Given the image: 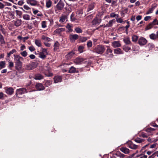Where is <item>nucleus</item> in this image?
Segmentation results:
<instances>
[{"instance_id":"f257e3e1","label":"nucleus","mask_w":158,"mask_h":158,"mask_svg":"<svg viewBox=\"0 0 158 158\" xmlns=\"http://www.w3.org/2000/svg\"><path fill=\"white\" fill-rule=\"evenodd\" d=\"M106 48L102 45H98L94 48L93 52L100 54H102L105 51Z\"/></svg>"},{"instance_id":"f03ea898","label":"nucleus","mask_w":158,"mask_h":158,"mask_svg":"<svg viewBox=\"0 0 158 158\" xmlns=\"http://www.w3.org/2000/svg\"><path fill=\"white\" fill-rule=\"evenodd\" d=\"M27 93V92L25 88H22L16 90V95L17 97L21 98L22 95Z\"/></svg>"},{"instance_id":"7ed1b4c3","label":"nucleus","mask_w":158,"mask_h":158,"mask_svg":"<svg viewBox=\"0 0 158 158\" xmlns=\"http://www.w3.org/2000/svg\"><path fill=\"white\" fill-rule=\"evenodd\" d=\"M64 3L61 0H60L56 6L57 10L58 11H61L64 8Z\"/></svg>"},{"instance_id":"20e7f679","label":"nucleus","mask_w":158,"mask_h":158,"mask_svg":"<svg viewBox=\"0 0 158 158\" xmlns=\"http://www.w3.org/2000/svg\"><path fill=\"white\" fill-rule=\"evenodd\" d=\"M47 54L48 53L46 49L43 48L42 49V51L39 53V57L43 59L46 58Z\"/></svg>"},{"instance_id":"39448f33","label":"nucleus","mask_w":158,"mask_h":158,"mask_svg":"<svg viewBox=\"0 0 158 158\" xmlns=\"http://www.w3.org/2000/svg\"><path fill=\"white\" fill-rule=\"evenodd\" d=\"M78 38V35L77 34H70L69 36V39L71 42H74Z\"/></svg>"},{"instance_id":"423d86ee","label":"nucleus","mask_w":158,"mask_h":158,"mask_svg":"<svg viewBox=\"0 0 158 158\" xmlns=\"http://www.w3.org/2000/svg\"><path fill=\"white\" fill-rule=\"evenodd\" d=\"M14 56L15 63H22V61L23 60V57L18 55H14Z\"/></svg>"},{"instance_id":"0eeeda50","label":"nucleus","mask_w":158,"mask_h":158,"mask_svg":"<svg viewBox=\"0 0 158 158\" xmlns=\"http://www.w3.org/2000/svg\"><path fill=\"white\" fill-rule=\"evenodd\" d=\"M102 21L101 19L96 17L92 21V23L93 25H96L99 24Z\"/></svg>"},{"instance_id":"6e6552de","label":"nucleus","mask_w":158,"mask_h":158,"mask_svg":"<svg viewBox=\"0 0 158 158\" xmlns=\"http://www.w3.org/2000/svg\"><path fill=\"white\" fill-rule=\"evenodd\" d=\"M147 42V40L144 37H141L139 40L138 43L140 45H145Z\"/></svg>"},{"instance_id":"1a4fd4ad","label":"nucleus","mask_w":158,"mask_h":158,"mask_svg":"<svg viewBox=\"0 0 158 158\" xmlns=\"http://www.w3.org/2000/svg\"><path fill=\"white\" fill-rule=\"evenodd\" d=\"M27 4L31 6H35L37 4L38 2L36 0H26Z\"/></svg>"},{"instance_id":"9d476101","label":"nucleus","mask_w":158,"mask_h":158,"mask_svg":"<svg viewBox=\"0 0 158 158\" xmlns=\"http://www.w3.org/2000/svg\"><path fill=\"white\" fill-rule=\"evenodd\" d=\"M5 92L8 94L11 95L14 93V89L12 87L6 88Z\"/></svg>"},{"instance_id":"9b49d317","label":"nucleus","mask_w":158,"mask_h":158,"mask_svg":"<svg viewBox=\"0 0 158 158\" xmlns=\"http://www.w3.org/2000/svg\"><path fill=\"white\" fill-rule=\"evenodd\" d=\"M128 147L132 149H136L138 148V145L132 143L131 142H129L128 143Z\"/></svg>"},{"instance_id":"f8f14e48","label":"nucleus","mask_w":158,"mask_h":158,"mask_svg":"<svg viewBox=\"0 0 158 158\" xmlns=\"http://www.w3.org/2000/svg\"><path fill=\"white\" fill-rule=\"evenodd\" d=\"M35 87L38 90H44L45 88L44 85L41 83H38L36 84Z\"/></svg>"},{"instance_id":"ddd939ff","label":"nucleus","mask_w":158,"mask_h":158,"mask_svg":"<svg viewBox=\"0 0 158 158\" xmlns=\"http://www.w3.org/2000/svg\"><path fill=\"white\" fill-rule=\"evenodd\" d=\"M62 78L60 76H56L54 78V82L56 83L58 82H60L62 81Z\"/></svg>"},{"instance_id":"4468645a","label":"nucleus","mask_w":158,"mask_h":158,"mask_svg":"<svg viewBox=\"0 0 158 158\" xmlns=\"http://www.w3.org/2000/svg\"><path fill=\"white\" fill-rule=\"evenodd\" d=\"M111 45L114 48H118L121 47V45L119 41H114L112 43Z\"/></svg>"},{"instance_id":"2eb2a0df","label":"nucleus","mask_w":158,"mask_h":158,"mask_svg":"<svg viewBox=\"0 0 158 158\" xmlns=\"http://www.w3.org/2000/svg\"><path fill=\"white\" fill-rule=\"evenodd\" d=\"M114 22H115L114 19L111 20L109 21L108 23L106 24V25H104V27H111Z\"/></svg>"},{"instance_id":"dca6fc26","label":"nucleus","mask_w":158,"mask_h":158,"mask_svg":"<svg viewBox=\"0 0 158 158\" xmlns=\"http://www.w3.org/2000/svg\"><path fill=\"white\" fill-rule=\"evenodd\" d=\"M44 78V76L42 74L40 73H37L35 75L34 78L36 80H40L43 79Z\"/></svg>"},{"instance_id":"f3484780","label":"nucleus","mask_w":158,"mask_h":158,"mask_svg":"<svg viewBox=\"0 0 158 158\" xmlns=\"http://www.w3.org/2000/svg\"><path fill=\"white\" fill-rule=\"evenodd\" d=\"M120 150L125 154H128L129 153V149L126 147H121L120 148Z\"/></svg>"},{"instance_id":"a211bd4d","label":"nucleus","mask_w":158,"mask_h":158,"mask_svg":"<svg viewBox=\"0 0 158 158\" xmlns=\"http://www.w3.org/2000/svg\"><path fill=\"white\" fill-rule=\"evenodd\" d=\"M52 4V0H46V6L47 8L51 7Z\"/></svg>"},{"instance_id":"6ab92c4d","label":"nucleus","mask_w":158,"mask_h":158,"mask_svg":"<svg viewBox=\"0 0 158 158\" xmlns=\"http://www.w3.org/2000/svg\"><path fill=\"white\" fill-rule=\"evenodd\" d=\"M66 28L68 30V32H71L73 31V25L70 23H68L66 26Z\"/></svg>"},{"instance_id":"aec40b11","label":"nucleus","mask_w":158,"mask_h":158,"mask_svg":"<svg viewBox=\"0 0 158 158\" xmlns=\"http://www.w3.org/2000/svg\"><path fill=\"white\" fill-rule=\"evenodd\" d=\"M75 53L73 52H71L66 55L65 57L67 60L71 58L74 55Z\"/></svg>"},{"instance_id":"412c9836","label":"nucleus","mask_w":158,"mask_h":158,"mask_svg":"<svg viewBox=\"0 0 158 158\" xmlns=\"http://www.w3.org/2000/svg\"><path fill=\"white\" fill-rule=\"evenodd\" d=\"M14 25L16 27L20 26L22 23V21L20 19H17L14 22Z\"/></svg>"},{"instance_id":"4be33fe9","label":"nucleus","mask_w":158,"mask_h":158,"mask_svg":"<svg viewBox=\"0 0 158 158\" xmlns=\"http://www.w3.org/2000/svg\"><path fill=\"white\" fill-rule=\"evenodd\" d=\"M115 155L117 157H119L120 158H123L126 156L123 154L121 153L120 152H116Z\"/></svg>"},{"instance_id":"5701e85b","label":"nucleus","mask_w":158,"mask_h":158,"mask_svg":"<svg viewBox=\"0 0 158 158\" xmlns=\"http://www.w3.org/2000/svg\"><path fill=\"white\" fill-rule=\"evenodd\" d=\"M156 6H152V8H150L149 9L148 11L146 12V14L147 15H148L149 14L152 13L153 11L154 10V9L155 8Z\"/></svg>"},{"instance_id":"b1692460","label":"nucleus","mask_w":158,"mask_h":158,"mask_svg":"<svg viewBox=\"0 0 158 158\" xmlns=\"http://www.w3.org/2000/svg\"><path fill=\"white\" fill-rule=\"evenodd\" d=\"M52 82V80H48L45 81L44 85L46 87H48L49 86L51 85Z\"/></svg>"},{"instance_id":"393cba45","label":"nucleus","mask_w":158,"mask_h":158,"mask_svg":"<svg viewBox=\"0 0 158 158\" xmlns=\"http://www.w3.org/2000/svg\"><path fill=\"white\" fill-rule=\"evenodd\" d=\"M124 42L127 44H131V42L130 41V38L127 37L123 39Z\"/></svg>"},{"instance_id":"a878e982","label":"nucleus","mask_w":158,"mask_h":158,"mask_svg":"<svg viewBox=\"0 0 158 158\" xmlns=\"http://www.w3.org/2000/svg\"><path fill=\"white\" fill-rule=\"evenodd\" d=\"M15 64L16 69L18 70H20L22 67V63H15Z\"/></svg>"},{"instance_id":"bb28decb","label":"nucleus","mask_w":158,"mask_h":158,"mask_svg":"<svg viewBox=\"0 0 158 158\" xmlns=\"http://www.w3.org/2000/svg\"><path fill=\"white\" fill-rule=\"evenodd\" d=\"M0 42L1 44H5V41L4 40L3 36L0 33Z\"/></svg>"},{"instance_id":"cd10ccee","label":"nucleus","mask_w":158,"mask_h":158,"mask_svg":"<svg viewBox=\"0 0 158 158\" xmlns=\"http://www.w3.org/2000/svg\"><path fill=\"white\" fill-rule=\"evenodd\" d=\"M75 14L74 13H73L71 15L70 19L72 21H75L77 19L75 17Z\"/></svg>"},{"instance_id":"c85d7f7f","label":"nucleus","mask_w":158,"mask_h":158,"mask_svg":"<svg viewBox=\"0 0 158 158\" xmlns=\"http://www.w3.org/2000/svg\"><path fill=\"white\" fill-rule=\"evenodd\" d=\"M134 141L137 143H140L144 141V140L139 138H137L134 139Z\"/></svg>"},{"instance_id":"c756f323","label":"nucleus","mask_w":158,"mask_h":158,"mask_svg":"<svg viewBox=\"0 0 158 158\" xmlns=\"http://www.w3.org/2000/svg\"><path fill=\"white\" fill-rule=\"evenodd\" d=\"M150 38L152 40H155L157 37V34L156 35L154 33H152L149 35Z\"/></svg>"},{"instance_id":"7c9ffc66","label":"nucleus","mask_w":158,"mask_h":158,"mask_svg":"<svg viewBox=\"0 0 158 158\" xmlns=\"http://www.w3.org/2000/svg\"><path fill=\"white\" fill-rule=\"evenodd\" d=\"M35 44L38 47H41V43L40 40H35Z\"/></svg>"},{"instance_id":"2f4dec72","label":"nucleus","mask_w":158,"mask_h":158,"mask_svg":"<svg viewBox=\"0 0 158 158\" xmlns=\"http://www.w3.org/2000/svg\"><path fill=\"white\" fill-rule=\"evenodd\" d=\"M16 51L15 49H13L12 50L10 51V52L7 53V55L8 57H9L12 54H13L16 53Z\"/></svg>"},{"instance_id":"473e14b6","label":"nucleus","mask_w":158,"mask_h":158,"mask_svg":"<svg viewBox=\"0 0 158 158\" xmlns=\"http://www.w3.org/2000/svg\"><path fill=\"white\" fill-rule=\"evenodd\" d=\"M122 50L120 48H117L114 49V53L115 54H121V53Z\"/></svg>"},{"instance_id":"72a5a7b5","label":"nucleus","mask_w":158,"mask_h":158,"mask_svg":"<svg viewBox=\"0 0 158 158\" xmlns=\"http://www.w3.org/2000/svg\"><path fill=\"white\" fill-rule=\"evenodd\" d=\"M153 26L154 25L152 23H151L147 26L145 29L146 30L150 29L152 28Z\"/></svg>"},{"instance_id":"f704fd0d","label":"nucleus","mask_w":158,"mask_h":158,"mask_svg":"<svg viewBox=\"0 0 158 158\" xmlns=\"http://www.w3.org/2000/svg\"><path fill=\"white\" fill-rule=\"evenodd\" d=\"M23 18L25 20H28L30 19V16L28 15H23Z\"/></svg>"},{"instance_id":"c9c22d12","label":"nucleus","mask_w":158,"mask_h":158,"mask_svg":"<svg viewBox=\"0 0 158 158\" xmlns=\"http://www.w3.org/2000/svg\"><path fill=\"white\" fill-rule=\"evenodd\" d=\"M138 36L136 35H133L132 36V41L134 42H136L138 40Z\"/></svg>"},{"instance_id":"e433bc0d","label":"nucleus","mask_w":158,"mask_h":158,"mask_svg":"<svg viewBox=\"0 0 158 158\" xmlns=\"http://www.w3.org/2000/svg\"><path fill=\"white\" fill-rule=\"evenodd\" d=\"M15 12L17 15L19 16V17H21V16L22 15V12L21 11L19 10H15Z\"/></svg>"},{"instance_id":"4c0bfd02","label":"nucleus","mask_w":158,"mask_h":158,"mask_svg":"<svg viewBox=\"0 0 158 158\" xmlns=\"http://www.w3.org/2000/svg\"><path fill=\"white\" fill-rule=\"evenodd\" d=\"M94 7V5L93 4H91L88 7L87 11L88 12H89V11L92 10L93 9Z\"/></svg>"},{"instance_id":"58836bf2","label":"nucleus","mask_w":158,"mask_h":158,"mask_svg":"<svg viewBox=\"0 0 158 158\" xmlns=\"http://www.w3.org/2000/svg\"><path fill=\"white\" fill-rule=\"evenodd\" d=\"M123 49L126 52H127L129 50H131V48L129 47L124 46L123 47Z\"/></svg>"},{"instance_id":"ea45409f","label":"nucleus","mask_w":158,"mask_h":158,"mask_svg":"<svg viewBox=\"0 0 158 158\" xmlns=\"http://www.w3.org/2000/svg\"><path fill=\"white\" fill-rule=\"evenodd\" d=\"M60 45V44L59 42H58L57 41H56L55 42L54 47V49H57L58 47H59Z\"/></svg>"},{"instance_id":"a19ab883","label":"nucleus","mask_w":158,"mask_h":158,"mask_svg":"<svg viewBox=\"0 0 158 158\" xmlns=\"http://www.w3.org/2000/svg\"><path fill=\"white\" fill-rule=\"evenodd\" d=\"M85 51L84 46L80 45V53L83 52Z\"/></svg>"},{"instance_id":"79ce46f5","label":"nucleus","mask_w":158,"mask_h":158,"mask_svg":"<svg viewBox=\"0 0 158 158\" xmlns=\"http://www.w3.org/2000/svg\"><path fill=\"white\" fill-rule=\"evenodd\" d=\"M42 39L44 40L48 41H49L50 40V38L48 37L45 36L44 35H43L42 36Z\"/></svg>"},{"instance_id":"37998d69","label":"nucleus","mask_w":158,"mask_h":158,"mask_svg":"<svg viewBox=\"0 0 158 158\" xmlns=\"http://www.w3.org/2000/svg\"><path fill=\"white\" fill-rule=\"evenodd\" d=\"M26 69L27 70H31L33 69L32 66L30 64L27 65Z\"/></svg>"},{"instance_id":"c03bdc74","label":"nucleus","mask_w":158,"mask_h":158,"mask_svg":"<svg viewBox=\"0 0 158 158\" xmlns=\"http://www.w3.org/2000/svg\"><path fill=\"white\" fill-rule=\"evenodd\" d=\"M86 60L85 59H83L82 58H80V64L82 63L86 64H87V61H85Z\"/></svg>"},{"instance_id":"a18cd8bd","label":"nucleus","mask_w":158,"mask_h":158,"mask_svg":"<svg viewBox=\"0 0 158 158\" xmlns=\"http://www.w3.org/2000/svg\"><path fill=\"white\" fill-rule=\"evenodd\" d=\"M0 67L1 68H3L5 67V62L4 61L0 62Z\"/></svg>"},{"instance_id":"49530a36","label":"nucleus","mask_w":158,"mask_h":158,"mask_svg":"<svg viewBox=\"0 0 158 158\" xmlns=\"http://www.w3.org/2000/svg\"><path fill=\"white\" fill-rule=\"evenodd\" d=\"M65 16H61L60 17V18L59 20V21L61 23H63L65 21Z\"/></svg>"},{"instance_id":"de8ad7c7","label":"nucleus","mask_w":158,"mask_h":158,"mask_svg":"<svg viewBox=\"0 0 158 158\" xmlns=\"http://www.w3.org/2000/svg\"><path fill=\"white\" fill-rule=\"evenodd\" d=\"M87 40V39L86 37H80V41L82 42L85 41Z\"/></svg>"},{"instance_id":"09e8293b","label":"nucleus","mask_w":158,"mask_h":158,"mask_svg":"<svg viewBox=\"0 0 158 158\" xmlns=\"http://www.w3.org/2000/svg\"><path fill=\"white\" fill-rule=\"evenodd\" d=\"M42 27L43 28H45L47 27L46 21H42L41 23Z\"/></svg>"},{"instance_id":"8fccbe9b","label":"nucleus","mask_w":158,"mask_h":158,"mask_svg":"<svg viewBox=\"0 0 158 158\" xmlns=\"http://www.w3.org/2000/svg\"><path fill=\"white\" fill-rule=\"evenodd\" d=\"M23 8H24V9L27 10H28V11H30L31 10V9L30 7H29L27 5H24L23 6Z\"/></svg>"},{"instance_id":"3c124183","label":"nucleus","mask_w":158,"mask_h":158,"mask_svg":"<svg viewBox=\"0 0 158 158\" xmlns=\"http://www.w3.org/2000/svg\"><path fill=\"white\" fill-rule=\"evenodd\" d=\"M154 130V129L152 128H147L145 130V131L147 132H151Z\"/></svg>"},{"instance_id":"603ef678","label":"nucleus","mask_w":158,"mask_h":158,"mask_svg":"<svg viewBox=\"0 0 158 158\" xmlns=\"http://www.w3.org/2000/svg\"><path fill=\"white\" fill-rule=\"evenodd\" d=\"M75 71V68L73 67H71L70 68L69 72L70 73H73Z\"/></svg>"},{"instance_id":"864d4df0","label":"nucleus","mask_w":158,"mask_h":158,"mask_svg":"<svg viewBox=\"0 0 158 158\" xmlns=\"http://www.w3.org/2000/svg\"><path fill=\"white\" fill-rule=\"evenodd\" d=\"M20 54L23 57H26L27 55V53L26 51H24L20 52Z\"/></svg>"},{"instance_id":"5fc2aeb1","label":"nucleus","mask_w":158,"mask_h":158,"mask_svg":"<svg viewBox=\"0 0 158 158\" xmlns=\"http://www.w3.org/2000/svg\"><path fill=\"white\" fill-rule=\"evenodd\" d=\"M139 136L143 138H147L148 136L145 133L142 132L140 135Z\"/></svg>"},{"instance_id":"6e6d98bb","label":"nucleus","mask_w":158,"mask_h":158,"mask_svg":"<svg viewBox=\"0 0 158 158\" xmlns=\"http://www.w3.org/2000/svg\"><path fill=\"white\" fill-rule=\"evenodd\" d=\"M119 16V15L118 14H115L114 13H112L110 14V16L111 17L114 18V17H118Z\"/></svg>"},{"instance_id":"4d7b16f0","label":"nucleus","mask_w":158,"mask_h":158,"mask_svg":"<svg viewBox=\"0 0 158 158\" xmlns=\"http://www.w3.org/2000/svg\"><path fill=\"white\" fill-rule=\"evenodd\" d=\"M1 29H0V32H2L3 34H5L6 32L5 31V29L2 27V25H0Z\"/></svg>"},{"instance_id":"13d9d810","label":"nucleus","mask_w":158,"mask_h":158,"mask_svg":"<svg viewBox=\"0 0 158 158\" xmlns=\"http://www.w3.org/2000/svg\"><path fill=\"white\" fill-rule=\"evenodd\" d=\"M87 45L88 47L90 48L92 47V44L91 41H89L87 43Z\"/></svg>"},{"instance_id":"bf43d9fd","label":"nucleus","mask_w":158,"mask_h":158,"mask_svg":"<svg viewBox=\"0 0 158 158\" xmlns=\"http://www.w3.org/2000/svg\"><path fill=\"white\" fill-rule=\"evenodd\" d=\"M112 52V50L109 48H108L106 50V52L107 54H109L110 53H111Z\"/></svg>"},{"instance_id":"052dcab7","label":"nucleus","mask_w":158,"mask_h":158,"mask_svg":"<svg viewBox=\"0 0 158 158\" xmlns=\"http://www.w3.org/2000/svg\"><path fill=\"white\" fill-rule=\"evenodd\" d=\"M116 21L118 23H121L123 22V19L122 18L116 19Z\"/></svg>"},{"instance_id":"680f3d73","label":"nucleus","mask_w":158,"mask_h":158,"mask_svg":"<svg viewBox=\"0 0 158 158\" xmlns=\"http://www.w3.org/2000/svg\"><path fill=\"white\" fill-rule=\"evenodd\" d=\"M28 49L31 52H33L35 50V48L33 46L29 47Z\"/></svg>"},{"instance_id":"e2e57ef3","label":"nucleus","mask_w":158,"mask_h":158,"mask_svg":"<svg viewBox=\"0 0 158 158\" xmlns=\"http://www.w3.org/2000/svg\"><path fill=\"white\" fill-rule=\"evenodd\" d=\"M24 3V2L23 0H20L18 1V4L19 6L22 5Z\"/></svg>"},{"instance_id":"0e129e2a","label":"nucleus","mask_w":158,"mask_h":158,"mask_svg":"<svg viewBox=\"0 0 158 158\" xmlns=\"http://www.w3.org/2000/svg\"><path fill=\"white\" fill-rule=\"evenodd\" d=\"M5 95L2 92H0V99H3Z\"/></svg>"},{"instance_id":"69168bd1","label":"nucleus","mask_w":158,"mask_h":158,"mask_svg":"<svg viewBox=\"0 0 158 158\" xmlns=\"http://www.w3.org/2000/svg\"><path fill=\"white\" fill-rule=\"evenodd\" d=\"M74 62L76 64H79V58H77L74 60Z\"/></svg>"},{"instance_id":"338daca9","label":"nucleus","mask_w":158,"mask_h":158,"mask_svg":"<svg viewBox=\"0 0 158 158\" xmlns=\"http://www.w3.org/2000/svg\"><path fill=\"white\" fill-rule=\"evenodd\" d=\"M5 6L1 2H0V9H3L4 7Z\"/></svg>"},{"instance_id":"774afa93","label":"nucleus","mask_w":158,"mask_h":158,"mask_svg":"<svg viewBox=\"0 0 158 158\" xmlns=\"http://www.w3.org/2000/svg\"><path fill=\"white\" fill-rule=\"evenodd\" d=\"M151 18V16H147L144 17V20L145 21H147L149 20Z\"/></svg>"}]
</instances>
